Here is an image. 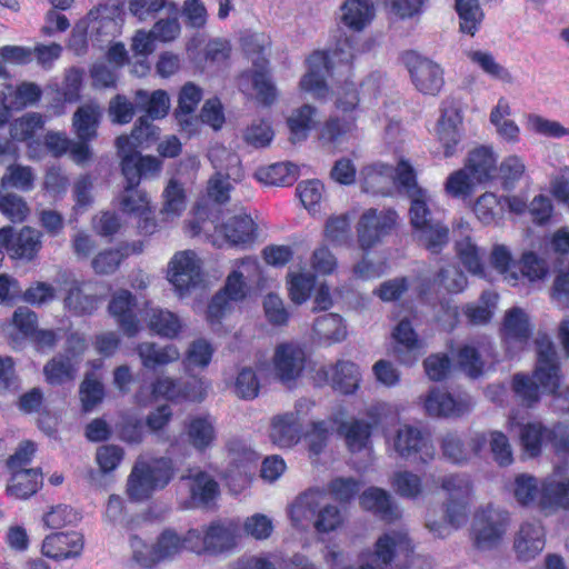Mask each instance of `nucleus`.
<instances>
[{
	"label": "nucleus",
	"mask_w": 569,
	"mask_h": 569,
	"mask_svg": "<svg viewBox=\"0 0 569 569\" xmlns=\"http://www.w3.org/2000/svg\"><path fill=\"white\" fill-rule=\"evenodd\" d=\"M240 526L231 519H216L201 529L191 528L183 536L173 529H164L156 543H141L133 550V560L146 569L158 563L172 560L183 550L198 556L218 557L232 551L237 547Z\"/></svg>",
	"instance_id": "1"
},
{
	"label": "nucleus",
	"mask_w": 569,
	"mask_h": 569,
	"mask_svg": "<svg viewBox=\"0 0 569 569\" xmlns=\"http://www.w3.org/2000/svg\"><path fill=\"white\" fill-rule=\"evenodd\" d=\"M118 154L121 158V173L126 187L119 197L120 210L137 220V230L142 236H151L158 231L156 210L148 193L139 189L142 178L157 177L162 170V161L153 156H142L130 148V140L119 136L116 140Z\"/></svg>",
	"instance_id": "2"
},
{
	"label": "nucleus",
	"mask_w": 569,
	"mask_h": 569,
	"mask_svg": "<svg viewBox=\"0 0 569 569\" xmlns=\"http://www.w3.org/2000/svg\"><path fill=\"white\" fill-rule=\"evenodd\" d=\"M355 57L353 42L349 38L339 40L331 52H312L307 59L308 71L300 80L301 90L318 99L326 98L329 92L326 78L332 74L333 64L340 63L350 68Z\"/></svg>",
	"instance_id": "3"
},
{
	"label": "nucleus",
	"mask_w": 569,
	"mask_h": 569,
	"mask_svg": "<svg viewBox=\"0 0 569 569\" xmlns=\"http://www.w3.org/2000/svg\"><path fill=\"white\" fill-rule=\"evenodd\" d=\"M174 461L169 457L150 461L138 459L129 475L127 492L130 499L143 501L154 491L164 489L176 476Z\"/></svg>",
	"instance_id": "4"
},
{
	"label": "nucleus",
	"mask_w": 569,
	"mask_h": 569,
	"mask_svg": "<svg viewBox=\"0 0 569 569\" xmlns=\"http://www.w3.org/2000/svg\"><path fill=\"white\" fill-rule=\"evenodd\" d=\"M410 224L418 242L433 254H438L449 241V228L432 217L425 190L411 194Z\"/></svg>",
	"instance_id": "5"
},
{
	"label": "nucleus",
	"mask_w": 569,
	"mask_h": 569,
	"mask_svg": "<svg viewBox=\"0 0 569 569\" xmlns=\"http://www.w3.org/2000/svg\"><path fill=\"white\" fill-rule=\"evenodd\" d=\"M537 345L533 377L540 382L542 390L559 403V409L569 412V385L563 390L560 389L563 376L555 346L550 340H540Z\"/></svg>",
	"instance_id": "6"
},
{
	"label": "nucleus",
	"mask_w": 569,
	"mask_h": 569,
	"mask_svg": "<svg viewBox=\"0 0 569 569\" xmlns=\"http://www.w3.org/2000/svg\"><path fill=\"white\" fill-rule=\"evenodd\" d=\"M438 152L449 159L462 150L463 114L455 100H445L440 107V117L436 123Z\"/></svg>",
	"instance_id": "7"
},
{
	"label": "nucleus",
	"mask_w": 569,
	"mask_h": 569,
	"mask_svg": "<svg viewBox=\"0 0 569 569\" xmlns=\"http://www.w3.org/2000/svg\"><path fill=\"white\" fill-rule=\"evenodd\" d=\"M398 213L393 209L366 210L357 223V237L362 250L368 251L389 236L397 226Z\"/></svg>",
	"instance_id": "8"
},
{
	"label": "nucleus",
	"mask_w": 569,
	"mask_h": 569,
	"mask_svg": "<svg viewBox=\"0 0 569 569\" xmlns=\"http://www.w3.org/2000/svg\"><path fill=\"white\" fill-rule=\"evenodd\" d=\"M441 488L449 495L446 507L447 521L457 529L468 520L472 482L466 475H449L442 478Z\"/></svg>",
	"instance_id": "9"
},
{
	"label": "nucleus",
	"mask_w": 569,
	"mask_h": 569,
	"mask_svg": "<svg viewBox=\"0 0 569 569\" xmlns=\"http://www.w3.org/2000/svg\"><path fill=\"white\" fill-rule=\"evenodd\" d=\"M310 359L303 347L282 342L274 349L272 366L274 376L286 386L295 383L303 373Z\"/></svg>",
	"instance_id": "10"
},
{
	"label": "nucleus",
	"mask_w": 569,
	"mask_h": 569,
	"mask_svg": "<svg viewBox=\"0 0 569 569\" xmlns=\"http://www.w3.org/2000/svg\"><path fill=\"white\" fill-rule=\"evenodd\" d=\"M248 286L244 273L239 270L230 272L224 286L211 298L207 318L210 323H219L221 319L233 309V303L246 299Z\"/></svg>",
	"instance_id": "11"
},
{
	"label": "nucleus",
	"mask_w": 569,
	"mask_h": 569,
	"mask_svg": "<svg viewBox=\"0 0 569 569\" xmlns=\"http://www.w3.org/2000/svg\"><path fill=\"white\" fill-rule=\"evenodd\" d=\"M403 61L418 91L429 96H437L441 91L445 80L439 64L415 51H407Z\"/></svg>",
	"instance_id": "12"
},
{
	"label": "nucleus",
	"mask_w": 569,
	"mask_h": 569,
	"mask_svg": "<svg viewBox=\"0 0 569 569\" xmlns=\"http://www.w3.org/2000/svg\"><path fill=\"white\" fill-rule=\"evenodd\" d=\"M508 522V512L497 510L490 505L478 510L473 522L475 546L478 549L497 547L506 532Z\"/></svg>",
	"instance_id": "13"
},
{
	"label": "nucleus",
	"mask_w": 569,
	"mask_h": 569,
	"mask_svg": "<svg viewBox=\"0 0 569 569\" xmlns=\"http://www.w3.org/2000/svg\"><path fill=\"white\" fill-rule=\"evenodd\" d=\"M41 232L31 227H23L19 232L6 226L0 228V247L13 259L32 260L42 247Z\"/></svg>",
	"instance_id": "14"
},
{
	"label": "nucleus",
	"mask_w": 569,
	"mask_h": 569,
	"mask_svg": "<svg viewBox=\"0 0 569 569\" xmlns=\"http://www.w3.org/2000/svg\"><path fill=\"white\" fill-rule=\"evenodd\" d=\"M318 385H330L332 389L343 393H355L360 385L359 367L349 360H338L332 366H322L316 371Z\"/></svg>",
	"instance_id": "15"
},
{
	"label": "nucleus",
	"mask_w": 569,
	"mask_h": 569,
	"mask_svg": "<svg viewBox=\"0 0 569 569\" xmlns=\"http://www.w3.org/2000/svg\"><path fill=\"white\" fill-rule=\"evenodd\" d=\"M395 450L407 460L428 463L435 457V448L423 432L412 426L405 425L395 437Z\"/></svg>",
	"instance_id": "16"
},
{
	"label": "nucleus",
	"mask_w": 569,
	"mask_h": 569,
	"mask_svg": "<svg viewBox=\"0 0 569 569\" xmlns=\"http://www.w3.org/2000/svg\"><path fill=\"white\" fill-rule=\"evenodd\" d=\"M168 279L180 296L196 288L201 281V267L191 250L177 252L169 263Z\"/></svg>",
	"instance_id": "17"
},
{
	"label": "nucleus",
	"mask_w": 569,
	"mask_h": 569,
	"mask_svg": "<svg viewBox=\"0 0 569 569\" xmlns=\"http://www.w3.org/2000/svg\"><path fill=\"white\" fill-rule=\"evenodd\" d=\"M393 357L405 366H413L425 353V343L409 319L398 322L392 330Z\"/></svg>",
	"instance_id": "18"
},
{
	"label": "nucleus",
	"mask_w": 569,
	"mask_h": 569,
	"mask_svg": "<svg viewBox=\"0 0 569 569\" xmlns=\"http://www.w3.org/2000/svg\"><path fill=\"white\" fill-rule=\"evenodd\" d=\"M559 470L540 481L539 510L545 513L569 511V477L559 476Z\"/></svg>",
	"instance_id": "19"
},
{
	"label": "nucleus",
	"mask_w": 569,
	"mask_h": 569,
	"mask_svg": "<svg viewBox=\"0 0 569 569\" xmlns=\"http://www.w3.org/2000/svg\"><path fill=\"white\" fill-rule=\"evenodd\" d=\"M471 406L469 396L455 397L440 388H432L423 400L426 412L432 417L458 418L469 412Z\"/></svg>",
	"instance_id": "20"
},
{
	"label": "nucleus",
	"mask_w": 569,
	"mask_h": 569,
	"mask_svg": "<svg viewBox=\"0 0 569 569\" xmlns=\"http://www.w3.org/2000/svg\"><path fill=\"white\" fill-rule=\"evenodd\" d=\"M357 120L356 114L330 116L317 129L318 143L332 152L339 150L357 129Z\"/></svg>",
	"instance_id": "21"
},
{
	"label": "nucleus",
	"mask_w": 569,
	"mask_h": 569,
	"mask_svg": "<svg viewBox=\"0 0 569 569\" xmlns=\"http://www.w3.org/2000/svg\"><path fill=\"white\" fill-rule=\"evenodd\" d=\"M501 330L508 352H511L512 349H525L532 336L529 318L519 307H512L506 311Z\"/></svg>",
	"instance_id": "22"
},
{
	"label": "nucleus",
	"mask_w": 569,
	"mask_h": 569,
	"mask_svg": "<svg viewBox=\"0 0 569 569\" xmlns=\"http://www.w3.org/2000/svg\"><path fill=\"white\" fill-rule=\"evenodd\" d=\"M472 450L476 455L489 447L492 459L499 467H509L513 463V450L507 435L499 430L475 432L471 436Z\"/></svg>",
	"instance_id": "23"
},
{
	"label": "nucleus",
	"mask_w": 569,
	"mask_h": 569,
	"mask_svg": "<svg viewBox=\"0 0 569 569\" xmlns=\"http://www.w3.org/2000/svg\"><path fill=\"white\" fill-rule=\"evenodd\" d=\"M110 315L119 328L128 337H134L140 331V320L137 316V299L129 290L114 293L108 306Z\"/></svg>",
	"instance_id": "24"
},
{
	"label": "nucleus",
	"mask_w": 569,
	"mask_h": 569,
	"mask_svg": "<svg viewBox=\"0 0 569 569\" xmlns=\"http://www.w3.org/2000/svg\"><path fill=\"white\" fill-rule=\"evenodd\" d=\"M216 230L228 243L242 249L251 247L258 238V224L246 212L232 216Z\"/></svg>",
	"instance_id": "25"
},
{
	"label": "nucleus",
	"mask_w": 569,
	"mask_h": 569,
	"mask_svg": "<svg viewBox=\"0 0 569 569\" xmlns=\"http://www.w3.org/2000/svg\"><path fill=\"white\" fill-rule=\"evenodd\" d=\"M83 546V537L79 532H56L43 539L41 551L47 558L60 561L79 557Z\"/></svg>",
	"instance_id": "26"
},
{
	"label": "nucleus",
	"mask_w": 569,
	"mask_h": 569,
	"mask_svg": "<svg viewBox=\"0 0 569 569\" xmlns=\"http://www.w3.org/2000/svg\"><path fill=\"white\" fill-rule=\"evenodd\" d=\"M359 505L363 510L372 512L388 523L400 518L398 507L390 493L379 487H369L363 490L359 496Z\"/></svg>",
	"instance_id": "27"
},
{
	"label": "nucleus",
	"mask_w": 569,
	"mask_h": 569,
	"mask_svg": "<svg viewBox=\"0 0 569 569\" xmlns=\"http://www.w3.org/2000/svg\"><path fill=\"white\" fill-rule=\"evenodd\" d=\"M269 437L279 448H291L297 445L301 438L299 410L274 416L271 420Z\"/></svg>",
	"instance_id": "28"
},
{
	"label": "nucleus",
	"mask_w": 569,
	"mask_h": 569,
	"mask_svg": "<svg viewBox=\"0 0 569 569\" xmlns=\"http://www.w3.org/2000/svg\"><path fill=\"white\" fill-rule=\"evenodd\" d=\"M109 7L99 4L91 9L87 14V30L93 41L110 43L120 33V24L114 17L107 14Z\"/></svg>",
	"instance_id": "29"
},
{
	"label": "nucleus",
	"mask_w": 569,
	"mask_h": 569,
	"mask_svg": "<svg viewBox=\"0 0 569 569\" xmlns=\"http://www.w3.org/2000/svg\"><path fill=\"white\" fill-rule=\"evenodd\" d=\"M545 528L540 521L525 522L515 540V550L519 559L528 561L545 548Z\"/></svg>",
	"instance_id": "30"
},
{
	"label": "nucleus",
	"mask_w": 569,
	"mask_h": 569,
	"mask_svg": "<svg viewBox=\"0 0 569 569\" xmlns=\"http://www.w3.org/2000/svg\"><path fill=\"white\" fill-rule=\"evenodd\" d=\"M202 99V90L192 82L186 83L178 98V107L174 110V117L184 131L192 133L198 123L193 116L199 102Z\"/></svg>",
	"instance_id": "31"
},
{
	"label": "nucleus",
	"mask_w": 569,
	"mask_h": 569,
	"mask_svg": "<svg viewBox=\"0 0 569 569\" xmlns=\"http://www.w3.org/2000/svg\"><path fill=\"white\" fill-rule=\"evenodd\" d=\"M99 305V297L92 293L90 282H72L64 297V307L74 316H90Z\"/></svg>",
	"instance_id": "32"
},
{
	"label": "nucleus",
	"mask_w": 569,
	"mask_h": 569,
	"mask_svg": "<svg viewBox=\"0 0 569 569\" xmlns=\"http://www.w3.org/2000/svg\"><path fill=\"white\" fill-rule=\"evenodd\" d=\"M465 168L477 183L488 182L497 171V158L491 148L480 146L468 153Z\"/></svg>",
	"instance_id": "33"
},
{
	"label": "nucleus",
	"mask_w": 569,
	"mask_h": 569,
	"mask_svg": "<svg viewBox=\"0 0 569 569\" xmlns=\"http://www.w3.org/2000/svg\"><path fill=\"white\" fill-rule=\"evenodd\" d=\"M190 446L199 452H204L212 447L217 439L213 420L210 416L191 417L184 426Z\"/></svg>",
	"instance_id": "34"
},
{
	"label": "nucleus",
	"mask_w": 569,
	"mask_h": 569,
	"mask_svg": "<svg viewBox=\"0 0 569 569\" xmlns=\"http://www.w3.org/2000/svg\"><path fill=\"white\" fill-rule=\"evenodd\" d=\"M11 476L6 492L16 499H28L42 487L41 468L10 471Z\"/></svg>",
	"instance_id": "35"
},
{
	"label": "nucleus",
	"mask_w": 569,
	"mask_h": 569,
	"mask_svg": "<svg viewBox=\"0 0 569 569\" xmlns=\"http://www.w3.org/2000/svg\"><path fill=\"white\" fill-rule=\"evenodd\" d=\"M190 480V499L197 507L214 505L220 495L219 483L208 472L199 470L188 477Z\"/></svg>",
	"instance_id": "36"
},
{
	"label": "nucleus",
	"mask_w": 569,
	"mask_h": 569,
	"mask_svg": "<svg viewBox=\"0 0 569 569\" xmlns=\"http://www.w3.org/2000/svg\"><path fill=\"white\" fill-rule=\"evenodd\" d=\"M102 111L97 103H84L72 116V130L77 138L92 139L98 137V128Z\"/></svg>",
	"instance_id": "37"
},
{
	"label": "nucleus",
	"mask_w": 569,
	"mask_h": 569,
	"mask_svg": "<svg viewBox=\"0 0 569 569\" xmlns=\"http://www.w3.org/2000/svg\"><path fill=\"white\" fill-rule=\"evenodd\" d=\"M550 428L542 422L530 421L519 428V443L523 453L530 458L541 456L543 446L549 443Z\"/></svg>",
	"instance_id": "38"
},
{
	"label": "nucleus",
	"mask_w": 569,
	"mask_h": 569,
	"mask_svg": "<svg viewBox=\"0 0 569 569\" xmlns=\"http://www.w3.org/2000/svg\"><path fill=\"white\" fill-rule=\"evenodd\" d=\"M372 430V423L360 419L340 421L337 427L338 435L343 437L350 452H360L366 449Z\"/></svg>",
	"instance_id": "39"
},
{
	"label": "nucleus",
	"mask_w": 569,
	"mask_h": 569,
	"mask_svg": "<svg viewBox=\"0 0 569 569\" xmlns=\"http://www.w3.org/2000/svg\"><path fill=\"white\" fill-rule=\"evenodd\" d=\"M398 549L412 552L413 546L407 532L393 530L378 538L375 543V556L382 565L389 566Z\"/></svg>",
	"instance_id": "40"
},
{
	"label": "nucleus",
	"mask_w": 569,
	"mask_h": 569,
	"mask_svg": "<svg viewBox=\"0 0 569 569\" xmlns=\"http://www.w3.org/2000/svg\"><path fill=\"white\" fill-rule=\"evenodd\" d=\"M312 331L318 341L327 346L341 342L347 337L346 325L338 313H326L316 318Z\"/></svg>",
	"instance_id": "41"
},
{
	"label": "nucleus",
	"mask_w": 569,
	"mask_h": 569,
	"mask_svg": "<svg viewBox=\"0 0 569 569\" xmlns=\"http://www.w3.org/2000/svg\"><path fill=\"white\" fill-rule=\"evenodd\" d=\"M136 351L141 359L142 366L147 369L164 367L180 358L179 350L172 346L158 347L154 342H141Z\"/></svg>",
	"instance_id": "42"
},
{
	"label": "nucleus",
	"mask_w": 569,
	"mask_h": 569,
	"mask_svg": "<svg viewBox=\"0 0 569 569\" xmlns=\"http://www.w3.org/2000/svg\"><path fill=\"white\" fill-rule=\"evenodd\" d=\"M317 108L305 103L295 109L287 119V126L290 132L292 143L307 140L310 131L316 127Z\"/></svg>",
	"instance_id": "43"
},
{
	"label": "nucleus",
	"mask_w": 569,
	"mask_h": 569,
	"mask_svg": "<svg viewBox=\"0 0 569 569\" xmlns=\"http://www.w3.org/2000/svg\"><path fill=\"white\" fill-rule=\"evenodd\" d=\"M499 295L493 290L481 292L478 303H467L462 308V313L468 323L473 326L487 325L493 317L497 308Z\"/></svg>",
	"instance_id": "44"
},
{
	"label": "nucleus",
	"mask_w": 569,
	"mask_h": 569,
	"mask_svg": "<svg viewBox=\"0 0 569 569\" xmlns=\"http://www.w3.org/2000/svg\"><path fill=\"white\" fill-rule=\"evenodd\" d=\"M299 176V169L291 162H278L257 170L256 177L259 181L269 186L288 187L292 186Z\"/></svg>",
	"instance_id": "45"
},
{
	"label": "nucleus",
	"mask_w": 569,
	"mask_h": 569,
	"mask_svg": "<svg viewBox=\"0 0 569 569\" xmlns=\"http://www.w3.org/2000/svg\"><path fill=\"white\" fill-rule=\"evenodd\" d=\"M144 320L148 321V328L162 337L173 338L181 330L179 318L169 310L160 308H150L144 310Z\"/></svg>",
	"instance_id": "46"
},
{
	"label": "nucleus",
	"mask_w": 569,
	"mask_h": 569,
	"mask_svg": "<svg viewBox=\"0 0 569 569\" xmlns=\"http://www.w3.org/2000/svg\"><path fill=\"white\" fill-rule=\"evenodd\" d=\"M540 382L532 376L517 372L511 378V390L515 398L525 407L532 408L540 401Z\"/></svg>",
	"instance_id": "47"
},
{
	"label": "nucleus",
	"mask_w": 569,
	"mask_h": 569,
	"mask_svg": "<svg viewBox=\"0 0 569 569\" xmlns=\"http://www.w3.org/2000/svg\"><path fill=\"white\" fill-rule=\"evenodd\" d=\"M36 174L30 166L20 163L9 164L0 178L2 190L14 189L21 192H29L34 188Z\"/></svg>",
	"instance_id": "48"
},
{
	"label": "nucleus",
	"mask_w": 569,
	"mask_h": 569,
	"mask_svg": "<svg viewBox=\"0 0 569 569\" xmlns=\"http://www.w3.org/2000/svg\"><path fill=\"white\" fill-rule=\"evenodd\" d=\"M78 362L66 355L58 353L43 367L46 380L52 386H60L76 378Z\"/></svg>",
	"instance_id": "49"
},
{
	"label": "nucleus",
	"mask_w": 569,
	"mask_h": 569,
	"mask_svg": "<svg viewBox=\"0 0 569 569\" xmlns=\"http://www.w3.org/2000/svg\"><path fill=\"white\" fill-rule=\"evenodd\" d=\"M341 9L343 23L355 31H361L373 18V6L369 0H346Z\"/></svg>",
	"instance_id": "50"
},
{
	"label": "nucleus",
	"mask_w": 569,
	"mask_h": 569,
	"mask_svg": "<svg viewBox=\"0 0 569 569\" xmlns=\"http://www.w3.org/2000/svg\"><path fill=\"white\" fill-rule=\"evenodd\" d=\"M137 108L147 113V118L151 120L164 118L170 108L169 96L164 90H156L148 93L144 90L136 92Z\"/></svg>",
	"instance_id": "51"
},
{
	"label": "nucleus",
	"mask_w": 569,
	"mask_h": 569,
	"mask_svg": "<svg viewBox=\"0 0 569 569\" xmlns=\"http://www.w3.org/2000/svg\"><path fill=\"white\" fill-rule=\"evenodd\" d=\"M440 448L443 457L458 465L477 456L472 450L471 437L465 441L457 431L447 432L441 438Z\"/></svg>",
	"instance_id": "52"
},
{
	"label": "nucleus",
	"mask_w": 569,
	"mask_h": 569,
	"mask_svg": "<svg viewBox=\"0 0 569 569\" xmlns=\"http://www.w3.org/2000/svg\"><path fill=\"white\" fill-rule=\"evenodd\" d=\"M473 212L483 224H498L505 217L503 198L492 192H485L477 199Z\"/></svg>",
	"instance_id": "53"
},
{
	"label": "nucleus",
	"mask_w": 569,
	"mask_h": 569,
	"mask_svg": "<svg viewBox=\"0 0 569 569\" xmlns=\"http://www.w3.org/2000/svg\"><path fill=\"white\" fill-rule=\"evenodd\" d=\"M455 9L459 17L460 31L473 37L480 29L483 19L479 0H455Z\"/></svg>",
	"instance_id": "54"
},
{
	"label": "nucleus",
	"mask_w": 569,
	"mask_h": 569,
	"mask_svg": "<svg viewBox=\"0 0 569 569\" xmlns=\"http://www.w3.org/2000/svg\"><path fill=\"white\" fill-rule=\"evenodd\" d=\"M513 496L520 506L539 509L540 482L535 476L520 473L515 478Z\"/></svg>",
	"instance_id": "55"
},
{
	"label": "nucleus",
	"mask_w": 569,
	"mask_h": 569,
	"mask_svg": "<svg viewBox=\"0 0 569 569\" xmlns=\"http://www.w3.org/2000/svg\"><path fill=\"white\" fill-rule=\"evenodd\" d=\"M361 481L352 477H335L326 487L327 493L341 506L350 505L359 495Z\"/></svg>",
	"instance_id": "56"
},
{
	"label": "nucleus",
	"mask_w": 569,
	"mask_h": 569,
	"mask_svg": "<svg viewBox=\"0 0 569 569\" xmlns=\"http://www.w3.org/2000/svg\"><path fill=\"white\" fill-rule=\"evenodd\" d=\"M240 47L244 54L253 60L254 68L266 61L269 66L267 54L271 48L270 37L264 33L249 32L240 38Z\"/></svg>",
	"instance_id": "57"
},
{
	"label": "nucleus",
	"mask_w": 569,
	"mask_h": 569,
	"mask_svg": "<svg viewBox=\"0 0 569 569\" xmlns=\"http://www.w3.org/2000/svg\"><path fill=\"white\" fill-rule=\"evenodd\" d=\"M459 369L471 379H478L485 373L486 362L477 347L462 345L456 351Z\"/></svg>",
	"instance_id": "58"
},
{
	"label": "nucleus",
	"mask_w": 569,
	"mask_h": 569,
	"mask_svg": "<svg viewBox=\"0 0 569 569\" xmlns=\"http://www.w3.org/2000/svg\"><path fill=\"white\" fill-rule=\"evenodd\" d=\"M260 67L250 71L253 89L257 91L258 100L264 106H271L277 98V90L270 79L269 66L266 61L259 63Z\"/></svg>",
	"instance_id": "59"
},
{
	"label": "nucleus",
	"mask_w": 569,
	"mask_h": 569,
	"mask_svg": "<svg viewBox=\"0 0 569 569\" xmlns=\"http://www.w3.org/2000/svg\"><path fill=\"white\" fill-rule=\"evenodd\" d=\"M44 126L43 116L37 112L27 113L10 124V137L13 141L27 142Z\"/></svg>",
	"instance_id": "60"
},
{
	"label": "nucleus",
	"mask_w": 569,
	"mask_h": 569,
	"mask_svg": "<svg viewBox=\"0 0 569 569\" xmlns=\"http://www.w3.org/2000/svg\"><path fill=\"white\" fill-rule=\"evenodd\" d=\"M130 140V148L138 151V148H149L154 144L160 137V129L151 122L147 117H140L134 123L131 136H127Z\"/></svg>",
	"instance_id": "61"
},
{
	"label": "nucleus",
	"mask_w": 569,
	"mask_h": 569,
	"mask_svg": "<svg viewBox=\"0 0 569 569\" xmlns=\"http://www.w3.org/2000/svg\"><path fill=\"white\" fill-rule=\"evenodd\" d=\"M79 397L81 407L84 412H90L92 409L102 402L104 398L103 383L94 378L92 372L86 373L79 387Z\"/></svg>",
	"instance_id": "62"
},
{
	"label": "nucleus",
	"mask_w": 569,
	"mask_h": 569,
	"mask_svg": "<svg viewBox=\"0 0 569 569\" xmlns=\"http://www.w3.org/2000/svg\"><path fill=\"white\" fill-rule=\"evenodd\" d=\"M84 71L72 67L66 71L62 86L57 91L61 103H74L81 98Z\"/></svg>",
	"instance_id": "63"
},
{
	"label": "nucleus",
	"mask_w": 569,
	"mask_h": 569,
	"mask_svg": "<svg viewBox=\"0 0 569 569\" xmlns=\"http://www.w3.org/2000/svg\"><path fill=\"white\" fill-rule=\"evenodd\" d=\"M0 212L11 222L21 223L30 214L27 201L12 192L0 193Z\"/></svg>",
	"instance_id": "64"
}]
</instances>
